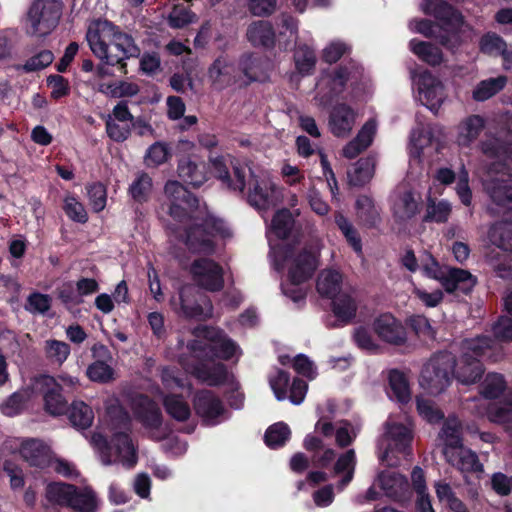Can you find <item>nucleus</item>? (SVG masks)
I'll return each instance as SVG.
<instances>
[{"label": "nucleus", "mask_w": 512, "mask_h": 512, "mask_svg": "<svg viewBox=\"0 0 512 512\" xmlns=\"http://www.w3.org/2000/svg\"><path fill=\"white\" fill-rule=\"evenodd\" d=\"M164 194L169 202L168 215L178 223L194 221L184 228L180 240L192 254L211 255L216 251V237L231 236L229 228L223 219L216 217L203 205V217L199 197L189 191L178 180H168L164 185Z\"/></svg>", "instance_id": "f257e3e1"}, {"label": "nucleus", "mask_w": 512, "mask_h": 512, "mask_svg": "<svg viewBox=\"0 0 512 512\" xmlns=\"http://www.w3.org/2000/svg\"><path fill=\"white\" fill-rule=\"evenodd\" d=\"M86 40L97 58L106 65L116 66L123 75L128 73L126 61L138 58L141 53L134 38L108 20L91 23L86 32Z\"/></svg>", "instance_id": "f03ea898"}, {"label": "nucleus", "mask_w": 512, "mask_h": 512, "mask_svg": "<svg viewBox=\"0 0 512 512\" xmlns=\"http://www.w3.org/2000/svg\"><path fill=\"white\" fill-rule=\"evenodd\" d=\"M275 254L282 264L291 261L287 274L288 282L281 284L283 294L295 303L304 301L307 292L300 285L313 277L318 268L319 253L311 247H304L296 253L295 244L287 243L280 245Z\"/></svg>", "instance_id": "7ed1b4c3"}, {"label": "nucleus", "mask_w": 512, "mask_h": 512, "mask_svg": "<svg viewBox=\"0 0 512 512\" xmlns=\"http://www.w3.org/2000/svg\"><path fill=\"white\" fill-rule=\"evenodd\" d=\"M494 340L490 336L481 335L466 338L460 345L461 355L454 368V379L463 385L475 384L485 372L482 359L490 357Z\"/></svg>", "instance_id": "20e7f679"}, {"label": "nucleus", "mask_w": 512, "mask_h": 512, "mask_svg": "<svg viewBox=\"0 0 512 512\" xmlns=\"http://www.w3.org/2000/svg\"><path fill=\"white\" fill-rule=\"evenodd\" d=\"M456 357L449 351L434 353L424 364L419 383L432 395L444 392L454 379Z\"/></svg>", "instance_id": "39448f33"}, {"label": "nucleus", "mask_w": 512, "mask_h": 512, "mask_svg": "<svg viewBox=\"0 0 512 512\" xmlns=\"http://www.w3.org/2000/svg\"><path fill=\"white\" fill-rule=\"evenodd\" d=\"M430 263L422 266L423 275L438 280L444 290L449 293H462L469 295L477 283V278L468 270L462 268H449L445 271L439 262L430 255Z\"/></svg>", "instance_id": "423d86ee"}, {"label": "nucleus", "mask_w": 512, "mask_h": 512, "mask_svg": "<svg viewBox=\"0 0 512 512\" xmlns=\"http://www.w3.org/2000/svg\"><path fill=\"white\" fill-rule=\"evenodd\" d=\"M132 409L135 419L151 432L150 438L161 441L166 434H160L163 425V414L159 404L146 394L137 395L132 402Z\"/></svg>", "instance_id": "0eeeda50"}, {"label": "nucleus", "mask_w": 512, "mask_h": 512, "mask_svg": "<svg viewBox=\"0 0 512 512\" xmlns=\"http://www.w3.org/2000/svg\"><path fill=\"white\" fill-rule=\"evenodd\" d=\"M203 255L205 256V254ZM212 255L194 259L189 272L198 287L209 292H220L225 286L224 269L209 257Z\"/></svg>", "instance_id": "6e6552de"}, {"label": "nucleus", "mask_w": 512, "mask_h": 512, "mask_svg": "<svg viewBox=\"0 0 512 512\" xmlns=\"http://www.w3.org/2000/svg\"><path fill=\"white\" fill-rule=\"evenodd\" d=\"M27 17L31 34L44 37L58 25L60 10L54 0H35Z\"/></svg>", "instance_id": "1a4fd4ad"}, {"label": "nucleus", "mask_w": 512, "mask_h": 512, "mask_svg": "<svg viewBox=\"0 0 512 512\" xmlns=\"http://www.w3.org/2000/svg\"><path fill=\"white\" fill-rule=\"evenodd\" d=\"M242 76L240 88H246L254 82H265L269 78V59L257 52H244L237 61Z\"/></svg>", "instance_id": "9d476101"}, {"label": "nucleus", "mask_w": 512, "mask_h": 512, "mask_svg": "<svg viewBox=\"0 0 512 512\" xmlns=\"http://www.w3.org/2000/svg\"><path fill=\"white\" fill-rule=\"evenodd\" d=\"M192 404L196 415L204 425L214 426L226 412L223 401L212 390L201 389L194 393Z\"/></svg>", "instance_id": "9b49d317"}, {"label": "nucleus", "mask_w": 512, "mask_h": 512, "mask_svg": "<svg viewBox=\"0 0 512 512\" xmlns=\"http://www.w3.org/2000/svg\"><path fill=\"white\" fill-rule=\"evenodd\" d=\"M19 454L30 467L40 471L49 469L55 461L52 448L39 438H24L19 446Z\"/></svg>", "instance_id": "f8f14e48"}, {"label": "nucleus", "mask_w": 512, "mask_h": 512, "mask_svg": "<svg viewBox=\"0 0 512 512\" xmlns=\"http://www.w3.org/2000/svg\"><path fill=\"white\" fill-rule=\"evenodd\" d=\"M372 329L378 338L386 343L400 346L407 340L406 329L391 313H382L372 322Z\"/></svg>", "instance_id": "ddd939ff"}, {"label": "nucleus", "mask_w": 512, "mask_h": 512, "mask_svg": "<svg viewBox=\"0 0 512 512\" xmlns=\"http://www.w3.org/2000/svg\"><path fill=\"white\" fill-rule=\"evenodd\" d=\"M208 75L213 87L217 90H224L233 85H238L240 88L242 76L237 64L224 57L214 60L208 69Z\"/></svg>", "instance_id": "4468645a"}, {"label": "nucleus", "mask_w": 512, "mask_h": 512, "mask_svg": "<svg viewBox=\"0 0 512 512\" xmlns=\"http://www.w3.org/2000/svg\"><path fill=\"white\" fill-rule=\"evenodd\" d=\"M423 12L433 16L440 27L462 28L464 17L460 11L444 0H424Z\"/></svg>", "instance_id": "2eb2a0df"}, {"label": "nucleus", "mask_w": 512, "mask_h": 512, "mask_svg": "<svg viewBox=\"0 0 512 512\" xmlns=\"http://www.w3.org/2000/svg\"><path fill=\"white\" fill-rule=\"evenodd\" d=\"M419 99L428 109L437 113L444 100V86L431 72H423L418 79Z\"/></svg>", "instance_id": "dca6fc26"}, {"label": "nucleus", "mask_w": 512, "mask_h": 512, "mask_svg": "<svg viewBox=\"0 0 512 512\" xmlns=\"http://www.w3.org/2000/svg\"><path fill=\"white\" fill-rule=\"evenodd\" d=\"M38 383L43 391L46 411L54 416L65 414L69 407L67 400L62 395L61 384L50 375H41Z\"/></svg>", "instance_id": "f3484780"}, {"label": "nucleus", "mask_w": 512, "mask_h": 512, "mask_svg": "<svg viewBox=\"0 0 512 512\" xmlns=\"http://www.w3.org/2000/svg\"><path fill=\"white\" fill-rule=\"evenodd\" d=\"M177 175L181 183L198 189L208 180L207 165L202 160L183 156L177 163Z\"/></svg>", "instance_id": "a211bd4d"}, {"label": "nucleus", "mask_w": 512, "mask_h": 512, "mask_svg": "<svg viewBox=\"0 0 512 512\" xmlns=\"http://www.w3.org/2000/svg\"><path fill=\"white\" fill-rule=\"evenodd\" d=\"M187 347L197 358H218L222 360H230L237 350L236 343L231 339H225L215 344H210L200 340H193Z\"/></svg>", "instance_id": "6ab92c4d"}, {"label": "nucleus", "mask_w": 512, "mask_h": 512, "mask_svg": "<svg viewBox=\"0 0 512 512\" xmlns=\"http://www.w3.org/2000/svg\"><path fill=\"white\" fill-rule=\"evenodd\" d=\"M386 435L389 438L387 448L383 452L382 460H387L390 454L398 453L403 456L411 453L412 436L408 428L401 423L387 425Z\"/></svg>", "instance_id": "aec40b11"}, {"label": "nucleus", "mask_w": 512, "mask_h": 512, "mask_svg": "<svg viewBox=\"0 0 512 512\" xmlns=\"http://www.w3.org/2000/svg\"><path fill=\"white\" fill-rule=\"evenodd\" d=\"M191 374L210 387L223 386L228 383L230 377H233L222 362L212 364L199 362L193 365Z\"/></svg>", "instance_id": "412c9836"}, {"label": "nucleus", "mask_w": 512, "mask_h": 512, "mask_svg": "<svg viewBox=\"0 0 512 512\" xmlns=\"http://www.w3.org/2000/svg\"><path fill=\"white\" fill-rule=\"evenodd\" d=\"M356 120V112L346 103L334 105L329 115L331 133L336 137H346L352 131Z\"/></svg>", "instance_id": "4be33fe9"}, {"label": "nucleus", "mask_w": 512, "mask_h": 512, "mask_svg": "<svg viewBox=\"0 0 512 512\" xmlns=\"http://www.w3.org/2000/svg\"><path fill=\"white\" fill-rule=\"evenodd\" d=\"M215 177L225 184L229 189L244 194L246 187V172L241 166L233 167V178L222 156H218L211 160Z\"/></svg>", "instance_id": "5701e85b"}, {"label": "nucleus", "mask_w": 512, "mask_h": 512, "mask_svg": "<svg viewBox=\"0 0 512 512\" xmlns=\"http://www.w3.org/2000/svg\"><path fill=\"white\" fill-rule=\"evenodd\" d=\"M249 171L247 202L258 210H267L273 203V185L265 180H260L251 170Z\"/></svg>", "instance_id": "b1692460"}, {"label": "nucleus", "mask_w": 512, "mask_h": 512, "mask_svg": "<svg viewBox=\"0 0 512 512\" xmlns=\"http://www.w3.org/2000/svg\"><path fill=\"white\" fill-rule=\"evenodd\" d=\"M107 449L114 452L116 459L129 468L137 463L136 451L128 430L113 433Z\"/></svg>", "instance_id": "393cba45"}, {"label": "nucleus", "mask_w": 512, "mask_h": 512, "mask_svg": "<svg viewBox=\"0 0 512 512\" xmlns=\"http://www.w3.org/2000/svg\"><path fill=\"white\" fill-rule=\"evenodd\" d=\"M512 176L510 175L509 178ZM512 180L494 177L483 183L484 190L491 201L500 207L512 209Z\"/></svg>", "instance_id": "a878e982"}, {"label": "nucleus", "mask_w": 512, "mask_h": 512, "mask_svg": "<svg viewBox=\"0 0 512 512\" xmlns=\"http://www.w3.org/2000/svg\"><path fill=\"white\" fill-rule=\"evenodd\" d=\"M485 126L486 121L481 115L472 114L464 118L458 125V145L466 148L470 147L478 139Z\"/></svg>", "instance_id": "bb28decb"}, {"label": "nucleus", "mask_w": 512, "mask_h": 512, "mask_svg": "<svg viewBox=\"0 0 512 512\" xmlns=\"http://www.w3.org/2000/svg\"><path fill=\"white\" fill-rule=\"evenodd\" d=\"M376 157L369 154L358 159L347 171L348 183L354 187H363L375 174Z\"/></svg>", "instance_id": "cd10ccee"}, {"label": "nucleus", "mask_w": 512, "mask_h": 512, "mask_svg": "<svg viewBox=\"0 0 512 512\" xmlns=\"http://www.w3.org/2000/svg\"><path fill=\"white\" fill-rule=\"evenodd\" d=\"M246 35L254 47L273 48L275 46V31L269 21L252 22L247 28Z\"/></svg>", "instance_id": "c85d7f7f"}, {"label": "nucleus", "mask_w": 512, "mask_h": 512, "mask_svg": "<svg viewBox=\"0 0 512 512\" xmlns=\"http://www.w3.org/2000/svg\"><path fill=\"white\" fill-rule=\"evenodd\" d=\"M480 151L489 159L512 161V141L491 135L480 142Z\"/></svg>", "instance_id": "c756f323"}, {"label": "nucleus", "mask_w": 512, "mask_h": 512, "mask_svg": "<svg viewBox=\"0 0 512 512\" xmlns=\"http://www.w3.org/2000/svg\"><path fill=\"white\" fill-rule=\"evenodd\" d=\"M489 237L502 250L512 252V209H509L505 217L491 227Z\"/></svg>", "instance_id": "7c9ffc66"}, {"label": "nucleus", "mask_w": 512, "mask_h": 512, "mask_svg": "<svg viewBox=\"0 0 512 512\" xmlns=\"http://www.w3.org/2000/svg\"><path fill=\"white\" fill-rule=\"evenodd\" d=\"M76 485L65 482H50L45 489L47 501L53 505L69 508Z\"/></svg>", "instance_id": "2f4dec72"}, {"label": "nucleus", "mask_w": 512, "mask_h": 512, "mask_svg": "<svg viewBox=\"0 0 512 512\" xmlns=\"http://www.w3.org/2000/svg\"><path fill=\"white\" fill-rule=\"evenodd\" d=\"M446 460L463 472H482L483 465L475 452L464 447L457 452H446Z\"/></svg>", "instance_id": "473e14b6"}, {"label": "nucleus", "mask_w": 512, "mask_h": 512, "mask_svg": "<svg viewBox=\"0 0 512 512\" xmlns=\"http://www.w3.org/2000/svg\"><path fill=\"white\" fill-rule=\"evenodd\" d=\"M331 300L332 312L337 320L344 325L352 322L357 314L355 299L347 293H340Z\"/></svg>", "instance_id": "72a5a7b5"}, {"label": "nucleus", "mask_w": 512, "mask_h": 512, "mask_svg": "<svg viewBox=\"0 0 512 512\" xmlns=\"http://www.w3.org/2000/svg\"><path fill=\"white\" fill-rule=\"evenodd\" d=\"M461 434L462 427L458 421L449 419L443 424L439 435L444 441L443 453L445 456L446 452L453 453L463 448Z\"/></svg>", "instance_id": "f704fd0d"}, {"label": "nucleus", "mask_w": 512, "mask_h": 512, "mask_svg": "<svg viewBox=\"0 0 512 512\" xmlns=\"http://www.w3.org/2000/svg\"><path fill=\"white\" fill-rule=\"evenodd\" d=\"M153 191L152 177L144 171L137 173L135 179L129 185L128 194L138 204L147 203Z\"/></svg>", "instance_id": "c9c22d12"}, {"label": "nucleus", "mask_w": 512, "mask_h": 512, "mask_svg": "<svg viewBox=\"0 0 512 512\" xmlns=\"http://www.w3.org/2000/svg\"><path fill=\"white\" fill-rule=\"evenodd\" d=\"M357 217L367 228H374L380 222V214L373 199L367 195H360L355 203Z\"/></svg>", "instance_id": "e433bc0d"}, {"label": "nucleus", "mask_w": 512, "mask_h": 512, "mask_svg": "<svg viewBox=\"0 0 512 512\" xmlns=\"http://www.w3.org/2000/svg\"><path fill=\"white\" fill-rule=\"evenodd\" d=\"M166 413L177 422H186L191 416V408L181 394H167L163 398Z\"/></svg>", "instance_id": "4c0bfd02"}, {"label": "nucleus", "mask_w": 512, "mask_h": 512, "mask_svg": "<svg viewBox=\"0 0 512 512\" xmlns=\"http://www.w3.org/2000/svg\"><path fill=\"white\" fill-rule=\"evenodd\" d=\"M388 382L392 396L398 403L405 405L410 402L411 390L409 381L402 371L398 369L390 370L388 375Z\"/></svg>", "instance_id": "58836bf2"}, {"label": "nucleus", "mask_w": 512, "mask_h": 512, "mask_svg": "<svg viewBox=\"0 0 512 512\" xmlns=\"http://www.w3.org/2000/svg\"><path fill=\"white\" fill-rule=\"evenodd\" d=\"M507 76L499 75L480 81L472 92V98L477 102H483L502 91L507 84Z\"/></svg>", "instance_id": "ea45409f"}, {"label": "nucleus", "mask_w": 512, "mask_h": 512, "mask_svg": "<svg viewBox=\"0 0 512 512\" xmlns=\"http://www.w3.org/2000/svg\"><path fill=\"white\" fill-rule=\"evenodd\" d=\"M342 287V274L329 270L319 275L316 282L317 292L325 298L332 299L340 294Z\"/></svg>", "instance_id": "a19ab883"}, {"label": "nucleus", "mask_w": 512, "mask_h": 512, "mask_svg": "<svg viewBox=\"0 0 512 512\" xmlns=\"http://www.w3.org/2000/svg\"><path fill=\"white\" fill-rule=\"evenodd\" d=\"M410 48L419 59L430 66L435 67L443 62V53L441 49L430 42L417 41L413 39L410 41Z\"/></svg>", "instance_id": "79ce46f5"}, {"label": "nucleus", "mask_w": 512, "mask_h": 512, "mask_svg": "<svg viewBox=\"0 0 512 512\" xmlns=\"http://www.w3.org/2000/svg\"><path fill=\"white\" fill-rule=\"evenodd\" d=\"M67 412L69 421L78 429H87L93 423V410L83 401H74L67 409Z\"/></svg>", "instance_id": "37998d69"}, {"label": "nucleus", "mask_w": 512, "mask_h": 512, "mask_svg": "<svg viewBox=\"0 0 512 512\" xmlns=\"http://www.w3.org/2000/svg\"><path fill=\"white\" fill-rule=\"evenodd\" d=\"M451 205L446 200L436 201V199L429 196L427 198L426 213L423 216V222L426 223H446L451 214Z\"/></svg>", "instance_id": "c03bdc74"}, {"label": "nucleus", "mask_w": 512, "mask_h": 512, "mask_svg": "<svg viewBox=\"0 0 512 512\" xmlns=\"http://www.w3.org/2000/svg\"><path fill=\"white\" fill-rule=\"evenodd\" d=\"M290 437L289 426L284 422H277L267 428L264 442L270 449H279L289 441Z\"/></svg>", "instance_id": "a18cd8bd"}, {"label": "nucleus", "mask_w": 512, "mask_h": 512, "mask_svg": "<svg viewBox=\"0 0 512 512\" xmlns=\"http://www.w3.org/2000/svg\"><path fill=\"white\" fill-rule=\"evenodd\" d=\"M172 157L169 145L162 141H156L150 145L144 155V163L148 168H157Z\"/></svg>", "instance_id": "49530a36"}, {"label": "nucleus", "mask_w": 512, "mask_h": 512, "mask_svg": "<svg viewBox=\"0 0 512 512\" xmlns=\"http://www.w3.org/2000/svg\"><path fill=\"white\" fill-rule=\"evenodd\" d=\"M86 376L94 383L108 384L115 380V370L104 360H95L88 365Z\"/></svg>", "instance_id": "de8ad7c7"}, {"label": "nucleus", "mask_w": 512, "mask_h": 512, "mask_svg": "<svg viewBox=\"0 0 512 512\" xmlns=\"http://www.w3.org/2000/svg\"><path fill=\"white\" fill-rule=\"evenodd\" d=\"M69 509L73 512H95L97 509L96 495L90 488H75L72 504Z\"/></svg>", "instance_id": "09e8293b"}, {"label": "nucleus", "mask_w": 512, "mask_h": 512, "mask_svg": "<svg viewBox=\"0 0 512 512\" xmlns=\"http://www.w3.org/2000/svg\"><path fill=\"white\" fill-rule=\"evenodd\" d=\"M294 61L297 71L305 76L311 75L316 66V55L308 45H299L294 52Z\"/></svg>", "instance_id": "8fccbe9b"}, {"label": "nucleus", "mask_w": 512, "mask_h": 512, "mask_svg": "<svg viewBox=\"0 0 512 512\" xmlns=\"http://www.w3.org/2000/svg\"><path fill=\"white\" fill-rule=\"evenodd\" d=\"M295 219L287 208L278 210L271 222L272 230L279 239H287L294 227Z\"/></svg>", "instance_id": "3c124183"}, {"label": "nucleus", "mask_w": 512, "mask_h": 512, "mask_svg": "<svg viewBox=\"0 0 512 512\" xmlns=\"http://www.w3.org/2000/svg\"><path fill=\"white\" fill-rule=\"evenodd\" d=\"M505 389L506 381L499 373H488L480 385V393L486 399L498 398Z\"/></svg>", "instance_id": "603ef678"}, {"label": "nucleus", "mask_w": 512, "mask_h": 512, "mask_svg": "<svg viewBox=\"0 0 512 512\" xmlns=\"http://www.w3.org/2000/svg\"><path fill=\"white\" fill-rule=\"evenodd\" d=\"M44 352L46 358L53 364L61 366L70 355V345L64 341L49 339L45 341Z\"/></svg>", "instance_id": "864d4df0"}, {"label": "nucleus", "mask_w": 512, "mask_h": 512, "mask_svg": "<svg viewBox=\"0 0 512 512\" xmlns=\"http://www.w3.org/2000/svg\"><path fill=\"white\" fill-rule=\"evenodd\" d=\"M54 60V54L52 51L44 49L33 55L26 60L24 64H16L13 68L17 71H24L26 73L40 71L50 64Z\"/></svg>", "instance_id": "5fc2aeb1"}, {"label": "nucleus", "mask_w": 512, "mask_h": 512, "mask_svg": "<svg viewBox=\"0 0 512 512\" xmlns=\"http://www.w3.org/2000/svg\"><path fill=\"white\" fill-rule=\"evenodd\" d=\"M506 41L495 32L484 33L479 40V51L488 56L498 57L503 52Z\"/></svg>", "instance_id": "6e6d98bb"}, {"label": "nucleus", "mask_w": 512, "mask_h": 512, "mask_svg": "<svg viewBox=\"0 0 512 512\" xmlns=\"http://www.w3.org/2000/svg\"><path fill=\"white\" fill-rule=\"evenodd\" d=\"M435 39L445 49L456 53L462 45L461 28L440 27Z\"/></svg>", "instance_id": "4d7b16f0"}, {"label": "nucleus", "mask_w": 512, "mask_h": 512, "mask_svg": "<svg viewBox=\"0 0 512 512\" xmlns=\"http://www.w3.org/2000/svg\"><path fill=\"white\" fill-rule=\"evenodd\" d=\"M57 299L66 309L81 305L83 299L77 294L75 285L72 281H65L55 290Z\"/></svg>", "instance_id": "13d9d810"}, {"label": "nucleus", "mask_w": 512, "mask_h": 512, "mask_svg": "<svg viewBox=\"0 0 512 512\" xmlns=\"http://www.w3.org/2000/svg\"><path fill=\"white\" fill-rule=\"evenodd\" d=\"M488 261L497 277L505 280L512 279V256L499 252L491 253Z\"/></svg>", "instance_id": "bf43d9fd"}, {"label": "nucleus", "mask_w": 512, "mask_h": 512, "mask_svg": "<svg viewBox=\"0 0 512 512\" xmlns=\"http://www.w3.org/2000/svg\"><path fill=\"white\" fill-rule=\"evenodd\" d=\"M488 414L493 422L506 423L512 420V394L504 397L503 401L490 405Z\"/></svg>", "instance_id": "052dcab7"}, {"label": "nucleus", "mask_w": 512, "mask_h": 512, "mask_svg": "<svg viewBox=\"0 0 512 512\" xmlns=\"http://www.w3.org/2000/svg\"><path fill=\"white\" fill-rule=\"evenodd\" d=\"M63 211L73 222L84 224L88 221V214L85 207L74 195H67L64 199Z\"/></svg>", "instance_id": "680f3d73"}, {"label": "nucleus", "mask_w": 512, "mask_h": 512, "mask_svg": "<svg viewBox=\"0 0 512 512\" xmlns=\"http://www.w3.org/2000/svg\"><path fill=\"white\" fill-rule=\"evenodd\" d=\"M89 203L95 212H101L107 202V189L101 182H93L87 187Z\"/></svg>", "instance_id": "e2e57ef3"}, {"label": "nucleus", "mask_w": 512, "mask_h": 512, "mask_svg": "<svg viewBox=\"0 0 512 512\" xmlns=\"http://www.w3.org/2000/svg\"><path fill=\"white\" fill-rule=\"evenodd\" d=\"M52 298L48 294L32 292L25 304V310L32 314H46L51 308Z\"/></svg>", "instance_id": "0e129e2a"}, {"label": "nucleus", "mask_w": 512, "mask_h": 512, "mask_svg": "<svg viewBox=\"0 0 512 512\" xmlns=\"http://www.w3.org/2000/svg\"><path fill=\"white\" fill-rule=\"evenodd\" d=\"M107 136L114 142L123 143L131 136V124L117 123L111 116L105 121Z\"/></svg>", "instance_id": "69168bd1"}, {"label": "nucleus", "mask_w": 512, "mask_h": 512, "mask_svg": "<svg viewBox=\"0 0 512 512\" xmlns=\"http://www.w3.org/2000/svg\"><path fill=\"white\" fill-rule=\"evenodd\" d=\"M416 409L418 414L429 423H438L444 419V413L436 408L429 399L417 397Z\"/></svg>", "instance_id": "338daca9"}, {"label": "nucleus", "mask_w": 512, "mask_h": 512, "mask_svg": "<svg viewBox=\"0 0 512 512\" xmlns=\"http://www.w3.org/2000/svg\"><path fill=\"white\" fill-rule=\"evenodd\" d=\"M269 384L278 401L287 399V389L290 384L289 372L278 369L274 377H270Z\"/></svg>", "instance_id": "774afa93"}]
</instances>
